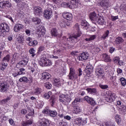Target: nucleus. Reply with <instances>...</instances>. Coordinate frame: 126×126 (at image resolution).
<instances>
[{
  "label": "nucleus",
  "mask_w": 126,
  "mask_h": 126,
  "mask_svg": "<svg viewBox=\"0 0 126 126\" xmlns=\"http://www.w3.org/2000/svg\"><path fill=\"white\" fill-rule=\"evenodd\" d=\"M74 30L75 32L74 33L72 36H70L69 38H66V36H63V39L64 41H69L72 43H77L79 41V37L81 36L82 33L79 30V26L76 24L74 25Z\"/></svg>",
  "instance_id": "f257e3e1"
},
{
  "label": "nucleus",
  "mask_w": 126,
  "mask_h": 126,
  "mask_svg": "<svg viewBox=\"0 0 126 126\" xmlns=\"http://www.w3.org/2000/svg\"><path fill=\"white\" fill-rule=\"evenodd\" d=\"M9 26L6 23H3L0 26V36L4 37L6 32H9Z\"/></svg>",
  "instance_id": "f03ea898"
},
{
  "label": "nucleus",
  "mask_w": 126,
  "mask_h": 126,
  "mask_svg": "<svg viewBox=\"0 0 126 126\" xmlns=\"http://www.w3.org/2000/svg\"><path fill=\"white\" fill-rule=\"evenodd\" d=\"M39 64L41 66H50L52 65V62L46 57H43L40 59L39 62Z\"/></svg>",
  "instance_id": "7ed1b4c3"
},
{
  "label": "nucleus",
  "mask_w": 126,
  "mask_h": 126,
  "mask_svg": "<svg viewBox=\"0 0 126 126\" xmlns=\"http://www.w3.org/2000/svg\"><path fill=\"white\" fill-rule=\"evenodd\" d=\"M69 73L67 75L68 79L70 80H73L74 79H76L77 78L78 75L76 73L75 71V69L74 68L71 67L69 69Z\"/></svg>",
  "instance_id": "20e7f679"
},
{
  "label": "nucleus",
  "mask_w": 126,
  "mask_h": 126,
  "mask_svg": "<svg viewBox=\"0 0 126 126\" xmlns=\"http://www.w3.org/2000/svg\"><path fill=\"white\" fill-rule=\"evenodd\" d=\"M115 96L113 94L109 93V92H106L105 94V100L108 102L109 103H112L115 101Z\"/></svg>",
  "instance_id": "39448f33"
},
{
  "label": "nucleus",
  "mask_w": 126,
  "mask_h": 126,
  "mask_svg": "<svg viewBox=\"0 0 126 126\" xmlns=\"http://www.w3.org/2000/svg\"><path fill=\"white\" fill-rule=\"evenodd\" d=\"M43 114H45L46 115H49L50 117H57L58 116V112L56 110H51V109H45L43 111Z\"/></svg>",
  "instance_id": "423d86ee"
},
{
  "label": "nucleus",
  "mask_w": 126,
  "mask_h": 126,
  "mask_svg": "<svg viewBox=\"0 0 126 126\" xmlns=\"http://www.w3.org/2000/svg\"><path fill=\"white\" fill-rule=\"evenodd\" d=\"M45 33H46V29H45L43 26H39L36 32V34L38 38L43 37V36L45 35Z\"/></svg>",
  "instance_id": "0eeeda50"
},
{
  "label": "nucleus",
  "mask_w": 126,
  "mask_h": 126,
  "mask_svg": "<svg viewBox=\"0 0 126 126\" xmlns=\"http://www.w3.org/2000/svg\"><path fill=\"white\" fill-rule=\"evenodd\" d=\"M8 91V86L5 83L0 82V92L2 93H6Z\"/></svg>",
  "instance_id": "6e6552de"
},
{
  "label": "nucleus",
  "mask_w": 126,
  "mask_h": 126,
  "mask_svg": "<svg viewBox=\"0 0 126 126\" xmlns=\"http://www.w3.org/2000/svg\"><path fill=\"white\" fill-rule=\"evenodd\" d=\"M95 75L99 79L104 78V71L103 69L101 68H97L95 71Z\"/></svg>",
  "instance_id": "1a4fd4ad"
},
{
  "label": "nucleus",
  "mask_w": 126,
  "mask_h": 126,
  "mask_svg": "<svg viewBox=\"0 0 126 126\" xmlns=\"http://www.w3.org/2000/svg\"><path fill=\"white\" fill-rule=\"evenodd\" d=\"M89 58V54L87 52H83L80 54L79 56L77 57L78 61H83L87 60Z\"/></svg>",
  "instance_id": "9d476101"
},
{
  "label": "nucleus",
  "mask_w": 126,
  "mask_h": 126,
  "mask_svg": "<svg viewBox=\"0 0 126 126\" xmlns=\"http://www.w3.org/2000/svg\"><path fill=\"white\" fill-rule=\"evenodd\" d=\"M53 16V11L51 10H45L44 12V17L46 19H50Z\"/></svg>",
  "instance_id": "9b49d317"
},
{
  "label": "nucleus",
  "mask_w": 126,
  "mask_h": 126,
  "mask_svg": "<svg viewBox=\"0 0 126 126\" xmlns=\"http://www.w3.org/2000/svg\"><path fill=\"white\" fill-rule=\"evenodd\" d=\"M0 7L4 8V7H11V3L8 1H3L0 2Z\"/></svg>",
  "instance_id": "f8f14e48"
},
{
  "label": "nucleus",
  "mask_w": 126,
  "mask_h": 126,
  "mask_svg": "<svg viewBox=\"0 0 126 126\" xmlns=\"http://www.w3.org/2000/svg\"><path fill=\"white\" fill-rule=\"evenodd\" d=\"M101 57L103 61H104V62L105 63H111V62H112V59H111L110 56L108 55V54L106 53L103 54L101 55Z\"/></svg>",
  "instance_id": "ddd939ff"
},
{
  "label": "nucleus",
  "mask_w": 126,
  "mask_h": 126,
  "mask_svg": "<svg viewBox=\"0 0 126 126\" xmlns=\"http://www.w3.org/2000/svg\"><path fill=\"white\" fill-rule=\"evenodd\" d=\"M85 101H87L89 104L90 105H93V106H95L96 103L95 102V100L92 97H90L88 96H86L84 97Z\"/></svg>",
  "instance_id": "4468645a"
},
{
  "label": "nucleus",
  "mask_w": 126,
  "mask_h": 126,
  "mask_svg": "<svg viewBox=\"0 0 126 126\" xmlns=\"http://www.w3.org/2000/svg\"><path fill=\"white\" fill-rule=\"evenodd\" d=\"M86 69L87 70V73L90 74L93 72V71L94 70V67H93V65L90 63H89L87 64Z\"/></svg>",
  "instance_id": "2eb2a0df"
},
{
  "label": "nucleus",
  "mask_w": 126,
  "mask_h": 126,
  "mask_svg": "<svg viewBox=\"0 0 126 126\" xmlns=\"http://www.w3.org/2000/svg\"><path fill=\"white\" fill-rule=\"evenodd\" d=\"M34 14L37 16L42 15V8L40 6H36L34 8Z\"/></svg>",
  "instance_id": "dca6fc26"
},
{
  "label": "nucleus",
  "mask_w": 126,
  "mask_h": 126,
  "mask_svg": "<svg viewBox=\"0 0 126 126\" xmlns=\"http://www.w3.org/2000/svg\"><path fill=\"white\" fill-rule=\"evenodd\" d=\"M23 28H24V26L20 24H17L14 26V31L15 32H19Z\"/></svg>",
  "instance_id": "f3484780"
},
{
  "label": "nucleus",
  "mask_w": 126,
  "mask_h": 126,
  "mask_svg": "<svg viewBox=\"0 0 126 126\" xmlns=\"http://www.w3.org/2000/svg\"><path fill=\"white\" fill-rule=\"evenodd\" d=\"M63 16L64 18L67 19V20H69V21H70L72 19V14L69 12L63 13Z\"/></svg>",
  "instance_id": "a211bd4d"
},
{
  "label": "nucleus",
  "mask_w": 126,
  "mask_h": 126,
  "mask_svg": "<svg viewBox=\"0 0 126 126\" xmlns=\"http://www.w3.org/2000/svg\"><path fill=\"white\" fill-rule=\"evenodd\" d=\"M80 1V0H71V5H72L74 8H77V7H78V4H79Z\"/></svg>",
  "instance_id": "6ab92c4d"
},
{
  "label": "nucleus",
  "mask_w": 126,
  "mask_h": 126,
  "mask_svg": "<svg viewBox=\"0 0 126 126\" xmlns=\"http://www.w3.org/2000/svg\"><path fill=\"white\" fill-rule=\"evenodd\" d=\"M50 78H51V74L49 73L44 72L42 74L41 79H43V80H48V79H50Z\"/></svg>",
  "instance_id": "aec40b11"
},
{
  "label": "nucleus",
  "mask_w": 126,
  "mask_h": 126,
  "mask_svg": "<svg viewBox=\"0 0 126 126\" xmlns=\"http://www.w3.org/2000/svg\"><path fill=\"white\" fill-rule=\"evenodd\" d=\"M73 108H74L73 113V114H75L76 115H78L80 113L81 111H82V110L80 109V107H79V106H75L74 107H73Z\"/></svg>",
  "instance_id": "412c9836"
},
{
  "label": "nucleus",
  "mask_w": 126,
  "mask_h": 126,
  "mask_svg": "<svg viewBox=\"0 0 126 126\" xmlns=\"http://www.w3.org/2000/svg\"><path fill=\"white\" fill-rule=\"evenodd\" d=\"M61 6L66 8H74L71 4H69V3L65 2H62L61 4Z\"/></svg>",
  "instance_id": "4be33fe9"
},
{
  "label": "nucleus",
  "mask_w": 126,
  "mask_h": 126,
  "mask_svg": "<svg viewBox=\"0 0 126 126\" xmlns=\"http://www.w3.org/2000/svg\"><path fill=\"white\" fill-rule=\"evenodd\" d=\"M97 18L98 17L97 16L96 13L94 12L91 13L90 18L92 21H95Z\"/></svg>",
  "instance_id": "5701e85b"
},
{
  "label": "nucleus",
  "mask_w": 126,
  "mask_h": 126,
  "mask_svg": "<svg viewBox=\"0 0 126 126\" xmlns=\"http://www.w3.org/2000/svg\"><path fill=\"white\" fill-rule=\"evenodd\" d=\"M81 102V98L80 97H77L72 102V107H75L77 103Z\"/></svg>",
  "instance_id": "b1692460"
},
{
  "label": "nucleus",
  "mask_w": 126,
  "mask_h": 126,
  "mask_svg": "<svg viewBox=\"0 0 126 126\" xmlns=\"http://www.w3.org/2000/svg\"><path fill=\"white\" fill-rule=\"evenodd\" d=\"M56 101H57V98L55 95H52L51 98L50 99V104L52 107L54 106L55 105V103H56Z\"/></svg>",
  "instance_id": "393cba45"
},
{
  "label": "nucleus",
  "mask_w": 126,
  "mask_h": 126,
  "mask_svg": "<svg viewBox=\"0 0 126 126\" xmlns=\"http://www.w3.org/2000/svg\"><path fill=\"white\" fill-rule=\"evenodd\" d=\"M20 64L23 66L24 65H26L27 63H28V59L27 58H24L22 61L19 62Z\"/></svg>",
  "instance_id": "a878e982"
},
{
  "label": "nucleus",
  "mask_w": 126,
  "mask_h": 126,
  "mask_svg": "<svg viewBox=\"0 0 126 126\" xmlns=\"http://www.w3.org/2000/svg\"><path fill=\"white\" fill-rule=\"evenodd\" d=\"M86 90L89 93H91V94H96L97 93V90L95 88H87Z\"/></svg>",
  "instance_id": "bb28decb"
},
{
  "label": "nucleus",
  "mask_w": 126,
  "mask_h": 126,
  "mask_svg": "<svg viewBox=\"0 0 126 126\" xmlns=\"http://www.w3.org/2000/svg\"><path fill=\"white\" fill-rule=\"evenodd\" d=\"M42 93V90L40 88H36L33 91V94L34 95H40Z\"/></svg>",
  "instance_id": "cd10ccee"
},
{
  "label": "nucleus",
  "mask_w": 126,
  "mask_h": 126,
  "mask_svg": "<svg viewBox=\"0 0 126 126\" xmlns=\"http://www.w3.org/2000/svg\"><path fill=\"white\" fill-rule=\"evenodd\" d=\"M65 95L64 94H61L59 96V101L63 103V104H65Z\"/></svg>",
  "instance_id": "c85d7f7f"
},
{
  "label": "nucleus",
  "mask_w": 126,
  "mask_h": 126,
  "mask_svg": "<svg viewBox=\"0 0 126 126\" xmlns=\"http://www.w3.org/2000/svg\"><path fill=\"white\" fill-rule=\"evenodd\" d=\"M100 5L102 6V7H108V5H109V4L108 3V2L107 0H102L100 2Z\"/></svg>",
  "instance_id": "c756f323"
},
{
  "label": "nucleus",
  "mask_w": 126,
  "mask_h": 126,
  "mask_svg": "<svg viewBox=\"0 0 126 126\" xmlns=\"http://www.w3.org/2000/svg\"><path fill=\"white\" fill-rule=\"evenodd\" d=\"M96 35H90L89 38H85V41L86 42H90V41H93V40H95V39H96Z\"/></svg>",
  "instance_id": "7c9ffc66"
},
{
  "label": "nucleus",
  "mask_w": 126,
  "mask_h": 126,
  "mask_svg": "<svg viewBox=\"0 0 126 126\" xmlns=\"http://www.w3.org/2000/svg\"><path fill=\"white\" fill-rule=\"evenodd\" d=\"M109 34H110V31H109V30H107L104 32V33L101 36V39L102 40H106V38H108V36H109Z\"/></svg>",
  "instance_id": "2f4dec72"
},
{
  "label": "nucleus",
  "mask_w": 126,
  "mask_h": 126,
  "mask_svg": "<svg viewBox=\"0 0 126 126\" xmlns=\"http://www.w3.org/2000/svg\"><path fill=\"white\" fill-rule=\"evenodd\" d=\"M51 32L52 36H53L54 37H57V36H58V35H59L58 31H57V29H53L51 30Z\"/></svg>",
  "instance_id": "473e14b6"
},
{
  "label": "nucleus",
  "mask_w": 126,
  "mask_h": 126,
  "mask_svg": "<svg viewBox=\"0 0 126 126\" xmlns=\"http://www.w3.org/2000/svg\"><path fill=\"white\" fill-rule=\"evenodd\" d=\"M96 22L98 23L100 25H103V24H104V19L102 18H99L97 17V18L95 20Z\"/></svg>",
  "instance_id": "72a5a7b5"
},
{
  "label": "nucleus",
  "mask_w": 126,
  "mask_h": 126,
  "mask_svg": "<svg viewBox=\"0 0 126 126\" xmlns=\"http://www.w3.org/2000/svg\"><path fill=\"white\" fill-rule=\"evenodd\" d=\"M38 45V41L36 40H32L31 43L30 44L31 47H36Z\"/></svg>",
  "instance_id": "f704fd0d"
},
{
  "label": "nucleus",
  "mask_w": 126,
  "mask_h": 126,
  "mask_svg": "<svg viewBox=\"0 0 126 126\" xmlns=\"http://www.w3.org/2000/svg\"><path fill=\"white\" fill-rule=\"evenodd\" d=\"M32 22H35V24L39 25L41 23V20L38 18H34L32 20Z\"/></svg>",
  "instance_id": "c9c22d12"
},
{
  "label": "nucleus",
  "mask_w": 126,
  "mask_h": 126,
  "mask_svg": "<svg viewBox=\"0 0 126 126\" xmlns=\"http://www.w3.org/2000/svg\"><path fill=\"white\" fill-rule=\"evenodd\" d=\"M35 52L36 51L34 50V48H31L29 50V53L32 55V58H34V57L36 56V54H35Z\"/></svg>",
  "instance_id": "e433bc0d"
},
{
  "label": "nucleus",
  "mask_w": 126,
  "mask_h": 126,
  "mask_svg": "<svg viewBox=\"0 0 126 126\" xmlns=\"http://www.w3.org/2000/svg\"><path fill=\"white\" fill-rule=\"evenodd\" d=\"M9 100H10V97L8 96L6 98L3 99L1 101V104L2 105H5V104H6L7 103V102H8V101H9Z\"/></svg>",
  "instance_id": "4c0bfd02"
},
{
  "label": "nucleus",
  "mask_w": 126,
  "mask_h": 126,
  "mask_svg": "<svg viewBox=\"0 0 126 126\" xmlns=\"http://www.w3.org/2000/svg\"><path fill=\"white\" fill-rule=\"evenodd\" d=\"M120 81L121 83L122 86H126V79L124 77H122L120 79Z\"/></svg>",
  "instance_id": "58836bf2"
},
{
  "label": "nucleus",
  "mask_w": 126,
  "mask_h": 126,
  "mask_svg": "<svg viewBox=\"0 0 126 126\" xmlns=\"http://www.w3.org/2000/svg\"><path fill=\"white\" fill-rule=\"evenodd\" d=\"M81 118H78L74 120V124L76 125L77 126H81Z\"/></svg>",
  "instance_id": "ea45409f"
},
{
  "label": "nucleus",
  "mask_w": 126,
  "mask_h": 126,
  "mask_svg": "<svg viewBox=\"0 0 126 126\" xmlns=\"http://www.w3.org/2000/svg\"><path fill=\"white\" fill-rule=\"evenodd\" d=\"M17 39L19 43H22L24 42V38H23L22 35L18 36Z\"/></svg>",
  "instance_id": "a19ab883"
},
{
  "label": "nucleus",
  "mask_w": 126,
  "mask_h": 126,
  "mask_svg": "<svg viewBox=\"0 0 126 126\" xmlns=\"http://www.w3.org/2000/svg\"><path fill=\"white\" fill-rule=\"evenodd\" d=\"M52 95V92H48V93L45 94L43 95L45 99H49Z\"/></svg>",
  "instance_id": "79ce46f5"
},
{
  "label": "nucleus",
  "mask_w": 126,
  "mask_h": 126,
  "mask_svg": "<svg viewBox=\"0 0 126 126\" xmlns=\"http://www.w3.org/2000/svg\"><path fill=\"white\" fill-rule=\"evenodd\" d=\"M124 41V39H123V38L121 37H118L116 38V41L117 44H120V43H123Z\"/></svg>",
  "instance_id": "37998d69"
},
{
  "label": "nucleus",
  "mask_w": 126,
  "mask_h": 126,
  "mask_svg": "<svg viewBox=\"0 0 126 126\" xmlns=\"http://www.w3.org/2000/svg\"><path fill=\"white\" fill-rule=\"evenodd\" d=\"M19 81L20 82H28V78L27 77H23L19 79Z\"/></svg>",
  "instance_id": "c03bdc74"
},
{
  "label": "nucleus",
  "mask_w": 126,
  "mask_h": 126,
  "mask_svg": "<svg viewBox=\"0 0 126 126\" xmlns=\"http://www.w3.org/2000/svg\"><path fill=\"white\" fill-rule=\"evenodd\" d=\"M19 75L22 74H25V69L24 68H21L19 69V71L18 72Z\"/></svg>",
  "instance_id": "a18cd8bd"
},
{
  "label": "nucleus",
  "mask_w": 126,
  "mask_h": 126,
  "mask_svg": "<svg viewBox=\"0 0 126 126\" xmlns=\"http://www.w3.org/2000/svg\"><path fill=\"white\" fill-rule=\"evenodd\" d=\"M112 61L114 63H120V57L116 56L113 58Z\"/></svg>",
  "instance_id": "49530a36"
},
{
  "label": "nucleus",
  "mask_w": 126,
  "mask_h": 126,
  "mask_svg": "<svg viewBox=\"0 0 126 126\" xmlns=\"http://www.w3.org/2000/svg\"><path fill=\"white\" fill-rule=\"evenodd\" d=\"M81 25L84 28V27H87L88 26V23L86 20L82 21Z\"/></svg>",
  "instance_id": "de8ad7c7"
},
{
  "label": "nucleus",
  "mask_w": 126,
  "mask_h": 126,
  "mask_svg": "<svg viewBox=\"0 0 126 126\" xmlns=\"http://www.w3.org/2000/svg\"><path fill=\"white\" fill-rule=\"evenodd\" d=\"M65 101L67 102V103H69V102L71 101V97H70V95L68 94L65 95Z\"/></svg>",
  "instance_id": "09e8293b"
},
{
  "label": "nucleus",
  "mask_w": 126,
  "mask_h": 126,
  "mask_svg": "<svg viewBox=\"0 0 126 126\" xmlns=\"http://www.w3.org/2000/svg\"><path fill=\"white\" fill-rule=\"evenodd\" d=\"M99 87H100L101 89L105 90L108 89V88H109V86H108L107 85L99 84Z\"/></svg>",
  "instance_id": "8fccbe9b"
},
{
  "label": "nucleus",
  "mask_w": 126,
  "mask_h": 126,
  "mask_svg": "<svg viewBox=\"0 0 126 126\" xmlns=\"http://www.w3.org/2000/svg\"><path fill=\"white\" fill-rule=\"evenodd\" d=\"M120 110V111H122L124 114H125L126 113V106L125 105H122Z\"/></svg>",
  "instance_id": "3c124183"
},
{
  "label": "nucleus",
  "mask_w": 126,
  "mask_h": 126,
  "mask_svg": "<svg viewBox=\"0 0 126 126\" xmlns=\"http://www.w3.org/2000/svg\"><path fill=\"white\" fill-rule=\"evenodd\" d=\"M9 60H10V56L9 55H7L6 56L3 58L2 61L8 63V62H9Z\"/></svg>",
  "instance_id": "603ef678"
},
{
  "label": "nucleus",
  "mask_w": 126,
  "mask_h": 126,
  "mask_svg": "<svg viewBox=\"0 0 126 126\" xmlns=\"http://www.w3.org/2000/svg\"><path fill=\"white\" fill-rule=\"evenodd\" d=\"M32 37H26V41L28 43V46H30V43L32 41Z\"/></svg>",
  "instance_id": "864d4df0"
},
{
  "label": "nucleus",
  "mask_w": 126,
  "mask_h": 126,
  "mask_svg": "<svg viewBox=\"0 0 126 126\" xmlns=\"http://www.w3.org/2000/svg\"><path fill=\"white\" fill-rule=\"evenodd\" d=\"M45 86L47 89H51V88H52V84L49 82L46 83L45 84Z\"/></svg>",
  "instance_id": "5fc2aeb1"
},
{
  "label": "nucleus",
  "mask_w": 126,
  "mask_h": 126,
  "mask_svg": "<svg viewBox=\"0 0 126 126\" xmlns=\"http://www.w3.org/2000/svg\"><path fill=\"white\" fill-rule=\"evenodd\" d=\"M63 49H64V48L62 47L59 50H54V54H56V53H63Z\"/></svg>",
  "instance_id": "6e6d98bb"
},
{
  "label": "nucleus",
  "mask_w": 126,
  "mask_h": 126,
  "mask_svg": "<svg viewBox=\"0 0 126 126\" xmlns=\"http://www.w3.org/2000/svg\"><path fill=\"white\" fill-rule=\"evenodd\" d=\"M111 18L112 21H116L117 19H119V16H111Z\"/></svg>",
  "instance_id": "4d7b16f0"
},
{
  "label": "nucleus",
  "mask_w": 126,
  "mask_h": 126,
  "mask_svg": "<svg viewBox=\"0 0 126 126\" xmlns=\"http://www.w3.org/2000/svg\"><path fill=\"white\" fill-rule=\"evenodd\" d=\"M9 123L11 126H15V123L14 122V121L12 119H9Z\"/></svg>",
  "instance_id": "13d9d810"
},
{
  "label": "nucleus",
  "mask_w": 126,
  "mask_h": 126,
  "mask_svg": "<svg viewBox=\"0 0 126 126\" xmlns=\"http://www.w3.org/2000/svg\"><path fill=\"white\" fill-rule=\"evenodd\" d=\"M33 115H34V112L31 111V112H29V113L26 116V118H27V119H29V117H32V116H33Z\"/></svg>",
  "instance_id": "bf43d9fd"
},
{
  "label": "nucleus",
  "mask_w": 126,
  "mask_h": 126,
  "mask_svg": "<svg viewBox=\"0 0 126 126\" xmlns=\"http://www.w3.org/2000/svg\"><path fill=\"white\" fill-rule=\"evenodd\" d=\"M60 25L61 27L64 28V27H65V25H66L64 21H62V22H60Z\"/></svg>",
  "instance_id": "052dcab7"
},
{
  "label": "nucleus",
  "mask_w": 126,
  "mask_h": 126,
  "mask_svg": "<svg viewBox=\"0 0 126 126\" xmlns=\"http://www.w3.org/2000/svg\"><path fill=\"white\" fill-rule=\"evenodd\" d=\"M44 50H45V47H44L43 46H40L38 48V52L40 53V52H42V51H44Z\"/></svg>",
  "instance_id": "680f3d73"
},
{
  "label": "nucleus",
  "mask_w": 126,
  "mask_h": 126,
  "mask_svg": "<svg viewBox=\"0 0 126 126\" xmlns=\"http://www.w3.org/2000/svg\"><path fill=\"white\" fill-rule=\"evenodd\" d=\"M117 75L119 74H121V73H123V70L120 68H118L117 69Z\"/></svg>",
  "instance_id": "e2e57ef3"
},
{
  "label": "nucleus",
  "mask_w": 126,
  "mask_h": 126,
  "mask_svg": "<svg viewBox=\"0 0 126 126\" xmlns=\"http://www.w3.org/2000/svg\"><path fill=\"white\" fill-rule=\"evenodd\" d=\"M78 76H81L82 75V70L81 68H79L78 70Z\"/></svg>",
  "instance_id": "0e129e2a"
},
{
  "label": "nucleus",
  "mask_w": 126,
  "mask_h": 126,
  "mask_svg": "<svg viewBox=\"0 0 126 126\" xmlns=\"http://www.w3.org/2000/svg\"><path fill=\"white\" fill-rule=\"evenodd\" d=\"M25 32H26V34L28 36H30V35H31L30 33L31 32V31L30 30L27 29V30H26Z\"/></svg>",
  "instance_id": "69168bd1"
},
{
  "label": "nucleus",
  "mask_w": 126,
  "mask_h": 126,
  "mask_svg": "<svg viewBox=\"0 0 126 126\" xmlns=\"http://www.w3.org/2000/svg\"><path fill=\"white\" fill-rule=\"evenodd\" d=\"M105 126H115V125L111 122H107L105 123Z\"/></svg>",
  "instance_id": "338daca9"
},
{
  "label": "nucleus",
  "mask_w": 126,
  "mask_h": 126,
  "mask_svg": "<svg viewBox=\"0 0 126 126\" xmlns=\"http://www.w3.org/2000/svg\"><path fill=\"white\" fill-rule=\"evenodd\" d=\"M80 124H81V126L83 125H85V124H86V123H87L86 122V120H82V119L81 118V120H80Z\"/></svg>",
  "instance_id": "774afa93"
}]
</instances>
